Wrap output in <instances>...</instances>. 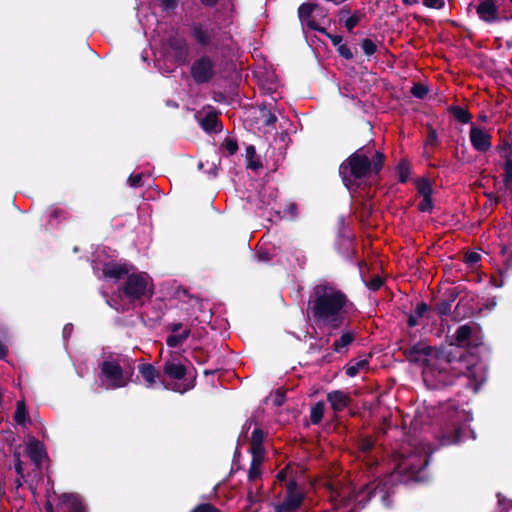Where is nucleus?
<instances>
[{"label": "nucleus", "instance_id": "1", "mask_svg": "<svg viewBox=\"0 0 512 512\" xmlns=\"http://www.w3.org/2000/svg\"><path fill=\"white\" fill-rule=\"evenodd\" d=\"M309 304L315 321L333 329L343 324L345 314L352 308L346 294L329 283L313 288Z\"/></svg>", "mask_w": 512, "mask_h": 512}, {"label": "nucleus", "instance_id": "2", "mask_svg": "<svg viewBox=\"0 0 512 512\" xmlns=\"http://www.w3.org/2000/svg\"><path fill=\"white\" fill-rule=\"evenodd\" d=\"M384 156L375 152L370 159L363 150L351 155L340 167L345 185L350 188L354 181L377 175L383 167Z\"/></svg>", "mask_w": 512, "mask_h": 512}, {"label": "nucleus", "instance_id": "3", "mask_svg": "<svg viewBox=\"0 0 512 512\" xmlns=\"http://www.w3.org/2000/svg\"><path fill=\"white\" fill-rule=\"evenodd\" d=\"M296 470L295 466L288 464L277 474L275 487L281 488L283 499L276 504V512H294L300 507L304 499V493L296 483Z\"/></svg>", "mask_w": 512, "mask_h": 512}, {"label": "nucleus", "instance_id": "4", "mask_svg": "<svg viewBox=\"0 0 512 512\" xmlns=\"http://www.w3.org/2000/svg\"><path fill=\"white\" fill-rule=\"evenodd\" d=\"M121 290L130 301H140L152 297L154 285L152 278L146 272H132Z\"/></svg>", "mask_w": 512, "mask_h": 512}, {"label": "nucleus", "instance_id": "5", "mask_svg": "<svg viewBox=\"0 0 512 512\" xmlns=\"http://www.w3.org/2000/svg\"><path fill=\"white\" fill-rule=\"evenodd\" d=\"M433 349L425 343H418L407 350V357L412 362H422L425 364L423 370L424 380L435 378L438 385H448L450 381L446 378V370L444 368L436 371L428 364V356H431Z\"/></svg>", "mask_w": 512, "mask_h": 512}, {"label": "nucleus", "instance_id": "6", "mask_svg": "<svg viewBox=\"0 0 512 512\" xmlns=\"http://www.w3.org/2000/svg\"><path fill=\"white\" fill-rule=\"evenodd\" d=\"M394 471L388 478H392L394 474L413 475L427 465V451L425 449L415 450L408 455L397 453L394 456Z\"/></svg>", "mask_w": 512, "mask_h": 512}, {"label": "nucleus", "instance_id": "7", "mask_svg": "<svg viewBox=\"0 0 512 512\" xmlns=\"http://www.w3.org/2000/svg\"><path fill=\"white\" fill-rule=\"evenodd\" d=\"M163 373L165 378L177 381L182 380L186 374V368L183 363V356L177 352L171 353L169 358L164 363ZM162 383L166 388L180 393H183L187 390V387L183 386L182 384L175 383L174 385H170L166 383V379H163Z\"/></svg>", "mask_w": 512, "mask_h": 512}, {"label": "nucleus", "instance_id": "8", "mask_svg": "<svg viewBox=\"0 0 512 512\" xmlns=\"http://www.w3.org/2000/svg\"><path fill=\"white\" fill-rule=\"evenodd\" d=\"M102 381L108 389L124 387L129 382L120 364L116 361H105L101 365Z\"/></svg>", "mask_w": 512, "mask_h": 512}, {"label": "nucleus", "instance_id": "9", "mask_svg": "<svg viewBox=\"0 0 512 512\" xmlns=\"http://www.w3.org/2000/svg\"><path fill=\"white\" fill-rule=\"evenodd\" d=\"M191 75L196 83H207L214 76L213 61L207 56L199 58L191 67Z\"/></svg>", "mask_w": 512, "mask_h": 512}, {"label": "nucleus", "instance_id": "10", "mask_svg": "<svg viewBox=\"0 0 512 512\" xmlns=\"http://www.w3.org/2000/svg\"><path fill=\"white\" fill-rule=\"evenodd\" d=\"M418 195L422 200L418 204V209L422 212H431L433 209V187L428 178L421 177L414 180Z\"/></svg>", "mask_w": 512, "mask_h": 512}, {"label": "nucleus", "instance_id": "11", "mask_svg": "<svg viewBox=\"0 0 512 512\" xmlns=\"http://www.w3.org/2000/svg\"><path fill=\"white\" fill-rule=\"evenodd\" d=\"M469 138L472 147L478 152H487L491 146V134L480 127L472 125L470 128Z\"/></svg>", "mask_w": 512, "mask_h": 512}, {"label": "nucleus", "instance_id": "12", "mask_svg": "<svg viewBox=\"0 0 512 512\" xmlns=\"http://www.w3.org/2000/svg\"><path fill=\"white\" fill-rule=\"evenodd\" d=\"M196 117L199 120L201 127L206 132H217L218 130H220L218 124V114L213 107H204L201 111L197 113Z\"/></svg>", "mask_w": 512, "mask_h": 512}, {"label": "nucleus", "instance_id": "13", "mask_svg": "<svg viewBox=\"0 0 512 512\" xmlns=\"http://www.w3.org/2000/svg\"><path fill=\"white\" fill-rule=\"evenodd\" d=\"M327 400L335 412L343 411L351 404V397L348 393L340 390H335L327 395Z\"/></svg>", "mask_w": 512, "mask_h": 512}, {"label": "nucleus", "instance_id": "14", "mask_svg": "<svg viewBox=\"0 0 512 512\" xmlns=\"http://www.w3.org/2000/svg\"><path fill=\"white\" fill-rule=\"evenodd\" d=\"M477 14L483 21L494 22L498 18V8L495 0H484L477 7Z\"/></svg>", "mask_w": 512, "mask_h": 512}, {"label": "nucleus", "instance_id": "15", "mask_svg": "<svg viewBox=\"0 0 512 512\" xmlns=\"http://www.w3.org/2000/svg\"><path fill=\"white\" fill-rule=\"evenodd\" d=\"M501 157L505 159L504 163V184L507 188L512 187V147L503 144L500 148Z\"/></svg>", "mask_w": 512, "mask_h": 512}, {"label": "nucleus", "instance_id": "16", "mask_svg": "<svg viewBox=\"0 0 512 512\" xmlns=\"http://www.w3.org/2000/svg\"><path fill=\"white\" fill-rule=\"evenodd\" d=\"M182 329L181 323H175L171 326V330L173 332L172 335H170L166 342L169 347H177L181 345L190 335V329L185 328L181 332H179Z\"/></svg>", "mask_w": 512, "mask_h": 512}, {"label": "nucleus", "instance_id": "17", "mask_svg": "<svg viewBox=\"0 0 512 512\" xmlns=\"http://www.w3.org/2000/svg\"><path fill=\"white\" fill-rule=\"evenodd\" d=\"M133 269V266L126 263H111L105 265L103 272L108 277L119 279L125 274L129 275Z\"/></svg>", "mask_w": 512, "mask_h": 512}, {"label": "nucleus", "instance_id": "18", "mask_svg": "<svg viewBox=\"0 0 512 512\" xmlns=\"http://www.w3.org/2000/svg\"><path fill=\"white\" fill-rule=\"evenodd\" d=\"M139 373L144 379L146 386L152 388L160 380V373L151 364H142L139 366Z\"/></svg>", "mask_w": 512, "mask_h": 512}, {"label": "nucleus", "instance_id": "19", "mask_svg": "<svg viewBox=\"0 0 512 512\" xmlns=\"http://www.w3.org/2000/svg\"><path fill=\"white\" fill-rule=\"evenodd\" d=\"M369 368V359L360 358L352 359L345 367V372L349 377H355L361 372L367 371Z\"/></svg>", "mask_w": 512, "mask_h": 512}, {"label": "nucleus", "instance_id": "20", "mask_svg": "<svg viewBox=\"0 0 512 512\" xmlns=\"http://www.w3.org/2000/svg\"><path fill=\"white\" fill-rule=\"evenodd\" d=\"M330 499L333 509L340 511L342 507L348 508L351 505V499L347 497L346 491H337L331 487Z\"/></svg>", "mask_w": 512, "mask_h": 512}, {"label": "nucleus", "instance_id": "21", "mask_svg": "<svg viewBox=\"0 0 512 512\" xmlns=\"http://www.w3.org/2000/svg\"><path fill=\"white\" fill-rule=\"evenodd\" d=\"M27 452L31 460L39 465L45 457L43 445L37 440H31L27 445Z\"/></svg>", "mask_w": 512, "mask_h": 512}, {"label": "nucleus", "instance_id": "22", "mask_svg": "<svg viewBox=\"0 0 512 512\" xmlns=\"http://www.w3.org/2000/svg\"><path fill=\"white\" fill-rule=\"evenodd\" d=\"M315 8V5L314 4H310V3H304L302 4L299 9H298V14H299V17L302 21L306 22V24L314 29V30H319L321 32H324V29H320L318 28L315 23L311 20H309L313 10Z\"/></svg>", "mask_w": 512, "mask_h": 512}, {"label": "nucleus", "instance_id": "23", "mask_svg": "<svg viewBox=\"0 0 512 512\" xmlns=\"http://www.w3.org/2000/svg\"><path fill=\"white\" fill-rule=\"evenodd\" d=\"M61 501L65 504L72 512H84V506L80 497L76 494H63Z\"/></svg>", "mask_w": 512, "mask_h": 512}, {"label": "nucleus", "instance_id": "24", "mask_svg": "<svg viewBox=\"0 0 512 512\" xmlns=\"http://www.w3.org/2000/svg\"><path fill=\"white\" fill-rule=\"evenodd\" d=\"M354 340L355 334L353 332H344L341 337L334 342L333 349L338 353L343 352Z\"/></svg>", "mask_w": 512, "mask_h": 512}, {"label": "nucleus", "instance_id": "25", "mask_svg": "<svg viewBox=\"0 0 512 512\" xmlns=\"http://www.w3.org/2000/svg\"><path fill=\"white\" fill-rule=\"evenodd\" d=\"M193 36L200 44H207L210 41L211 35L208 29L204 28L201 25H195L193 27Z\"/></svg>", "mask_w": 512, "mask_h": 512}, {"label": "nucleus", "instance_id": "26", "mask_svg": "<svg viewBox=\"0 0 512 512\" xmlns=\"http://www.w3.org/2000/svg\"><path fill=\"white\" fill-rule=\"evenodd\" d=\"M472 329L468 325L460 326L456 331V342L458 345H464V343L470 338Z\"/></svg>", "mask_w": 512, "mask_h": 512}, {"label": "nucleus", "instance_id": "27", "mask_svg": "<svg viewBox=\"0 0 512 512\" xmlns=\"http://www.w3.org/2000/svg\"><path fill=\"white\" fill-rule=\"evenodd\" d=\"M14 420L18 424H25V422L28 420V414L26 411V406L23 401H19L17 403L16 411L14 414Z\"/></svg>", "mask_w": 512, "mask_h": 512}, {"label": "nucleus", "instance_id": "28", "mask_svg": "<svg viewBox=\"0 0 512 512\" xmlns=\"http://www.w3.org/2000/svg\"><path fill=\"white\" fill-rule=\"evenodd\" d=\"M377 489H380L381 492L384 491V488H380V484H369L355 496L354 500L357 502V504L363 505L364 495H370L372 491H376Z\"/></svg>", "mask_w": 512, "mask_h": 512}, {"label": "nucleus", "instance_id": "29", "mask_svg": "<svg viewBox=\"0 0 512 512\" xmlns=\"http://www.w3.org/2000/svg\"><path fill=\"white\" fill-rule=\"evenodd\" d=\"M398 179L401 183L408 181L410 177V166L406 161H401L397 166Z\"/></svg>", "mask_w": 512, "mask_h": 512}, {"label": "nucleus", "instance_id": "30", "mask_svg": "<svg viewBox=\"0 0 512 512\" xmlns=\"http://www.w3.org/2000/svg\"><path fill=\"white\" fill-rule=\"evenodd\" d=\"M454 117L461 123H468L471 120L470 113L462 107L455 106L451 108Z\"/></svg>", "mask_w": 512, "mask_h": 512}, {"label": "nucleus", "instance_id": "31", "mask_svg": "<svg viewBox=\"0 0 512 512\" xmlns=\"http://www.w3.org/2000/svg\"><path fill=\"white\" fill-rule=\"evenodd\" d=\"M323 415H324V404L317 403L311 409V414H310L311 422L313 424H318L322 420Z\"/></svg>", "mask_w": 512, "mask_h": 512}, {"label": "nucleus", "instance_id": "32", "mask_svg": "<svg viewBox=\"0 0 512 512\" xmlns=\"http://www.w3.org/2000/svg\"><path fill=\"white\" fill-rule=\"evenodd\" d=\"M262 463H263L262 460L252 459L251 466L249 469V474H248L250 481H254L260 477Z\"/></svg>", "mask_w": 512, "mask_h": 512}, {"label": "nucleus", "instance_id": "33", "mask_svg": "<svg viewBox=\"0 0 512 512\" xmlns=\"http://www.w3.org/2000/svg\"><path fill=\"white\" fill-rule=\"evenodd\" d=\"M362 13L359 11L354 12L351 16H349L345 21V26L349 32H351L361 21Z\"/></svg>", "mask_w": 512, "mask_h": 512}, {"label": "nucleus", "instance_id": "34", "mask_svg": "<svg viewBox=\"0 0 512 512\" xmlns=\"http://www.w3.org/2000/svg\"><path fill=\"white\" fill-rule=\"evenodd\" d=\"M250 453L252 454V459L263 461L265 457V449L263 444H250Z\"/></svg>", "mask_w": 512, "mask_h": 512}, {"label": "nucleus", "instance_id": "35", "mask_svg": "<svg viewBox=\"0 0 512 512\" xmlns=\"http://www.w3.org/2000/svg\"><path fill=\"white\" fill-rule=\"evenodd\" d=\"M361 46L363 52L368 56L373 55L377 50L376 44L370 39L363 40Z\"/></svg>", "mask_w": 512, "mask_h": 512}, {"label": "nucleus", "instance_id": "36", "mask_svg": "<svg viewBox=\"0 0 512 512\" xmlns=\"http://www.w3.org/2000/svg\"><path fill=\"white\" fill-rule=\"evenodd\" d=\"M264 433L260 428H255L252 432L250 444H263Z\"/></svg>", "mask_w": 512, "mask_h": 512}, {"label": "nucleus", "instance_id": "37", "mask_svg": "<svg viewBox=\"0 0 512 512\" xmlns=\"http://www.w3.org/2000/svg\"><path fill=\"white\" fill-rule=\"evenodd\" d=\"M427 92V88L419 83L415 84L411 89L412 95L420 99L423 98L427 94Z\"/></svg>", "mask_w": 512, "mask_h": 512}, {"label": "nucleus", "instance_id": "38", "mask_svg": "<svg viewBox=\"0 0 512 512\" xmlns=\"http://www.w3.org/2000/svg\"><path fill=\"white\" fill-rule=\"evenodd\" d=\"M191 512H220V510L210 503H204L196 506Z\"/></svg>", "mask_w": 512, "mask_h": 512}, {"label": "nucleus", "instance_id": "39", "mask_svg": "<svg viewBox=\"0 0 512 512\" xmlns=\"http://www.w3.org/2000/svg\"><path fill=\"white\" fill-rule=\"evenodd\" d=\"M373 446H374V441L371 438H368V437L362 439L361 442H360V449L363 452L370 451Z\"/></svg>", "mask_w": 512, "mask_h": 512}, {"label": "nucleus", "instance_id": "40", "mask_svg": "<svg viewBox=\"0 0 512 512\" xmlns=\"http://www.w3.org/2000/svg\"><path fill=\"white\" fill-rule=\"evenodd\" d=\"M480 260V255L477 252H469L465 255V262L474 265Z\"/></svg>", "mask_w": 512, "mask_h": 512}, {"label": "nucleus", "instance_id": "41", "mask_svg": "<svg viewBox=\"0 0 512 512\" xmlns=\"http://www.w3.org/2000/svg\"><path fill=\"white\" fill-rule=\"evenodd\" d=\"M424 5L430 8L439 9L444 5V0H424Z\"/></svg>", "mask_w": 512, "mask_h": 512}, {"label": "nucleus", "instance_id": "42", "mask_svg": "<svg viewBox=\"0 0 512 512\" xmlns=\"http://www.w3.org/2000/svg\"><path fill=\"white\" fill-rule=\"evenodd\" d=\"M128 182L131 187H138L142 182V174L131 175L128 179Z\"/></svg>", "mask_w": 512, "mask_h": 512}, {"label": "nucleus", "instance_id": "43", "mask_svg": "<svg viewBox=\"0 0 512 512\" xmlns=\"http://www.w3.org/2000/svg\"><path fill=\"white\" fill-rule=\"evenodd\" d=\"M382 284H383V282H382L381 278L376 277L369 282L368 287L371 290H378L382 286Z\"/></svg>", "mask_w": 512, "mask_h": 512}, {"label": "nucleus", "instance_id": "44", "mask_svg": "<svg viewBox=\"0 0 512 512\" xmlns=\"http://www.w3.org/2000/svg\"><path fill=\"white\" fill-rule=\"evenodd\" d=\"M339 52L346 59H350L352 57L350 49L344 45L339 48Z\"/></svg>", "mask_w": 512, "mask_h": 512}, {"label": "nucleus", "instance_id": "45", "mask_svg": "<svg viewBox=\"0 0 512 512\" xmlns=\"http://www.w3.org/2000/svg\"><path fill=\"white\" fill-rule=\"evenodd\" d=\"M165 9H173L176 6V0H160Z\"/></svg>", "mask_w": 512, "mask_h": 512}, {"label": "nucleus", "instance_id": "46", "mask_svg": "<svg viewBox=\"0 0 512 512\" xmlns=\"http://www.w3.org/2000/svg\"><path fill=\"white\" fill-rule=\"evenodd\" d=\"M427 311V306L425 304H419L417 306L416 312L419 316H422L424 312Z\"/></svg>", "mask_w": 512, "mask_h": 512}, {"label": "nucleus", "instance_id": "47", "mask_svg": "<svg viewBox=\"0 0 512 512\" xmlns=\"http://www.w3.org/2000/svg\"><path fill=\"white\" fill-rule=\"evenodd\" d=\"M227 148H228L229 152H230L231 154H233V153H235V152H236V150H237V145H236L235 143H233L232 141H229V142L227 143Z\"/></svg>", "mask_w": 512, "mask_h": 512}, {"label": "nucleus", "instance_id": "48", "mask_svg": "<svg viewBox=\"0 0 512 512\" xmlns=\"http://www.w3.org/2000/svg\"><path fill=\"white\" fill-rule=\"evenodd\" d=\"M7 349L4 344L0 342V358H3L6 356Z\"/></svg>", "mask_w": 512, "mask_h": 512}, {"label": "nucleus", "instance_id": "49", "mask_svg": "<svg viewBox=\"0 0 512 512\" xmlns=\"http://www.w3.org/2000/svg\"><path fill=\"white\" fill-rule=\"evenodd\" d=\"M201 2L208 6H213L216 4L217 0H201Z\"/></svg>", "mask_w": 512, "mask_h": 512}, {"label": "nucleus", "instance_id": "50", "mask_svg": "<svg viewBox=\"0 0 512 512\" xmlns=\"http://www.w3.org/2000/svg\"><path fill=\"white\" fill-rule=\"evenodd\" d=\"M275 121H276V117H275V116L270 115V116L268 117V119L266 120V124H267V125H271V124H273Z\"/></svg>", "mask_w": 512, "mask_h": 512}, {"label": "nucleus", "instance_id": "51", "mask_svg": "<svg viewBox=\"0 0 512 512\" xmlns=\"http://www.w3.org/2000/svg\"><path fill=\"white\" fill-rule=\"evenodd\" d=\"M329 37L331 38V40H332V42L334 44H338L341 41V37H339V36H331V35H329Z\"/></svg>", "mask_w": 512, "mask_h": 512}, {"label": "nucleus", "instance_id": "52", "mask_svg": "<svg viewBox=\"0 0 512 512\" xmlns=\"http://www.w3.org/2000/svg\"><path fill=\"white\" fill-rule=\"evenodd\" d=\"M71 331H72V326L71 325H66L64 327V330H63L64 335H68L69 333H71Z\"/></svg>", "mask_w": 512, "mask_h": 512}, {"label": "nucleus", "instance_id": "53", "mask_svg": "<svg viewBox=\"0 0 512 512\" xmlns=\"http://www.w3.org/2000/svg\"><path fill=\"white\" fill-rule=\"evenodd\" d=\"M457 440H458V436H456L455 438H453L451 440L450 439H445L444 440V444H451V443L456 442Z\"/></svg>", "mask_w": 512, "mask_h": 512}, {"label": "nucleus", "instance_id": "54", "mask_svg": "<svg viewBox=\"0 0 512 512\" xmlns=\"http://www.w3.org/2000/svg\"><path fill=\"white\" fill-rule=\"evenodd\" d=\"M406 5H413L417 3V0H402Z\"/></svg>", "mask_w": 512, "mask_h": 512}, {"label": "nucleus", "instance_id": "55", "mask_svg": "<svg viewBox=\"0 0 512 512\" xmlns=\"http://www.w3.org/2000/svg\"><path fill=\"white\" fill-rule=\"evenodd\" d=\"M16 471L18 474H22V466L20 461H18V463L16 464Z\"/></svg>", "mask_w": 512, "mask_h": 512}, {"label": "nucleus", "instance_id": "56", "mask_svg": "<svg viewBox=\"0 0 512 512\" xmlns=\"http://www.w3.org/2000/svg\"><path fill=\"white\" fill-rule=\"evenodd\" d=\"M435 139H436V134H435V132L433 131V132H431V133H430V135H429V140H431V141H432V140H435Z\"/></svg>", "mask_w": 512, "mask_h": 512}, {"label": "nucleus", "instance_id": "57", "mask_svg": "<svg viewBox=\"0 0 512 512\" xmlns=\"http://www.w3.org/2000/svg\"><path fill=\"white\" fill-rule=\"evenodd\" d=\"M409 325H410V326H414V325H416V322H415V320H414V318H413V317H410V318H409Z\"/></svg>", "mask_w": 512, "mask_h": 512}, {"label": "nucleus", "instance_id": "58", "mask_svg": "<svg viewBox=\"0 0 512 512\" xmlns=\"http://www.w3.org/2000/svg\"><path fill=\"white\" fill-rule=\"evenodd\" d=\"M249 166H250L251 168H253V169H256V168L258 167V166L256 165V163H251Z\"/></svg>", "mask_w": 512, "mask_h": 512}, {"label": "nucleus", "instance_id": "59", "mask_svg": "<svg viewBox=\"0 0 512 512\" xmlns=\"http://www.w3.org/2000/svg\"><path fill=\"white\" fill-rule=\"evenodd\" d=\"M510 2L512 3V0H510Z\"/></svg>", "mask_w": 512, "mask_h": 512}]
</instances>
